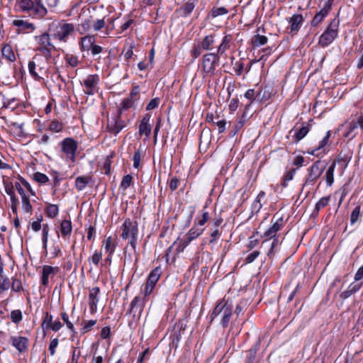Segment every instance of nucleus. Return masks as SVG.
Returning a JSON list of instances; mask_svg holds the SVG:
<instances>
[{
	"label": "nucleus",
	"instance_id": "f257e3e1",
	"mask_svg": "<svg viewBox=\"0 0 363 363\" xmlns=\"http://www.w3.org/2000/svg\"><path fill=\"white\" fill-rule=\"evenodd\" d=\"M48 30L54 39L67 43L69 36L74 31V25L65 20L54 21L49 24Z\"/></svg>",
	"mask_w": 363,
	"mask_h": 363
},
{
	"label": "nucleus",
	"instance_id": "f03ea898",
	"mask_svg": "<svg viewBox=\"0 0 363 363\" xmlns=\"http://www.w3.org/2000/svg\"><path fill=\"white\" fill-rule=\"evenodd\" d=\"M233 314V306L228 303V301L223 298L218 301L215 308H213L210 318L213 321L218 315H221L220 322L223 328H227L229 325Z\"/></svg>",
	"mask_w": 363,
	"mask_h": 363
},
{
	"label": "nucleus",
	"instance_id": "7ed1b4c3",
	"mask_svg": "<svg viewBox=\"0 0 363 363\" xmlns=\"http://www.w3.org/2000/svg\"><path fill=\"white\" fill-rule=\"evenodd\" d=\"M51 60H46L40 55H34L32 61L28 63V71L30 74L35 79H43V75H47L49 71V64Z\"/></svg>",
	"mask_w": 363,
	"mask_h": 363
},
{
	"label": "nucleus",
	"instance_id": "20e7f679",
	"mask_svg": "<svg viewBox=\"0 0 363 363\" xmlns=\"http://www.w3.org/2000/svg\"><path fill=\"white\" fill-rule=\"evenodd\" d=\"M121 237L123 240H129L128 243L135 251L138 238V224L137 221L126 218L121 227Z\"/></svg>",
	"mask_w": 363,
	"mask_h": 363
},
{
	"label": "nucleus",
	"instance_id": "39448f33",
	"mask_svg": "<svg viewBox=\"0 0 363 363\" xmlns=\"http://www.w3.org/2000/svg\"><path fill=\"white\" fill-rule=\"evenodd\" d=\"M80 50L82 52H86L92 57H96L102 52L104 48L96 44V37L94 35H86L82 37L79 42Z\"/></svg>",
	"mask_w": 363,
	"mask_h": 363
},
{
	"label": "nucleus",
	"instance_id": "423d86ee",
	"mask_svg": "<svg viewBox=\"0 0 363 363\" xmlns=\"http://www.w3.org/2000/svg\"><path fill=\"white\" fill-rule=\"evenodd\" d=\"M339 25L340 21L337 18H334L330 21L326 30L319 38L318 43L321 47L328 46L337 37Z\"/></svg>",
	"mask_w": 363,
	"mask_h": 363
},
{
	"label": "nucleus",
	"instance_id": "0eeeda50",
	"mask_svg": "<svg viewBox=\"0 0 363 363\" xmlns=\"http://www.w3.org/2000/svg\"><path fill=\"white\" fill-rule=\"evenodd\" d=\"M220 57L214 52H210L203 56L202 71L203 77H211L216 74V66L218 64Z\"/></svg>",
	"mask_w": 363,
	"mask_h": 363
},
{
	"label": "nucleus",
	"instance_id": "6e6552de",
	"mask_svg": "<svg viewBox=\"0 0 363 363\" xmlns=\"http://www.w3.org/2000/svg\"><path fill=\"white\" fill-rule=\"evenodd\" d=\"M325 166L322 161H315L311 167L307 169V177L305 179L303 186H313L323 174Z\"/></svg>",
	"mask_w": 363,
	"mask_h": 363
},
{
	"label": "nucleus",
	"instance_id": "1a4fd4ad",
	"mask_svg": "<svg viewBox=\"0 0 363 363\" xmlns=\"http://www.w3.org/2000/svg\"><path fill=\"white\" fill-rule=\"evenodd\" d=\"M61 152L66 158L74 162L76 158V152L78 147L77 142L72 138H66L60 143Z\"/></svg>",
	"mask_w": 363,
	"mask_h": 363
},
{
	"label": "nucleus",
	"instance_id": "9d476101",
	"mask_svg": "<svg viewBox=\"0 0 363 363\" xmlns=\"http://www.w3.org/2000/svg\"><path fill=\"white\" fill-rule=\"evenodd\" d=\"M121 115V110H118L116 116L108 119L106 130L114 135H118L126 126V123L122 119Z\"/></svg>",
	"mask_w": 363,
	"mask_h": 363
},
{
	"label": "nucleus",
	"instance_id": "9b49d317",
	"mask_svg": "<svg viewBox=\"0 0 363 363\" xmlns=\"http://www.w3.org/2000/svg\"><path fill=\"white\" fill-rule=\"evenodd\" d=\"M99 77L98 74H89L84 80L83 85L85 87L84 93L86 95H94L95 89L99 84Z\"/></svg>",
	"mask_w": 363,
	"mask_h": 363
},
{
	"label": "nucleus",
	"instance_id": "f8f14e48",
	"mask_svg": "<svg viewBox=\"0 0 363 363\" xmlns=\"http://www.w3.org/2000/svg\"><path fill=\"white\" fill-rule=\"evenodd\" d=\"M27 13L32 16L42 18H44L47 13L48 10L43 4V0H34L33 5Z\"/></svg>",
	"mask_w": 363,
	"mask_h": 363
},
{
	"label": "nucleus",
	"instance_id": "ddd939ff",
	"mask_svg": "<svg viewBox=\"0 0 363 363\" xmlns=\"http://www.w3.org/2000/svg\"><path fill=\"white\" fill-rule=\"evenodd\" d=\"M205 228H201L194 224V225L187 232L185 238L182 240L184 247H187L191 241L198 238L203 233Z\"/></svg>",
	"mask_w": 363,
	"mask_h": 363
},
{
	"label": "nucleus",
	"instance_id": "4468645a",
	"mask_svg": "<svg viewBox=\"0 0 363 363\" xmlns=\"http://www.w3.org/2000/svg\"><path fill=\"white\" fill-rule=\"evenodd\" d=\"M260 31H262L263 33L265 32V29H264V26L259 27L256 30L255 34L251 38L250 43H251L252 47L254 49L257 48L260 46H262V45L267 44V43L268 41L267 37L264 35H261Z\"/></svg>",
	"mask_w": 363,
	"mask_h": 363
},
{
	"label": "nucleus",
	"instance_id": "2eb2a0df",
	"mask_svg": "<svg viewBox=\"0 0 363 363\" xmlns=\"http://www.w3.org/2000/svg\"><path fill=\"white\" fill-rule=\"evenodd\" d=\"M50 35V33L48 31L35 36V41L36 43L35 48H55V45L51 42Z\"/></svg>",
	"mask_w": 363,
	"mask_h": 363
},
{
	"label": "nucleus",
	"instance_id": "dca6fc26",
	"mask_svg": "<svg viewBox=\"0 0 363 363\" xmlns=\"http://www.w3.org/2000/svg\"><path fill=\"white\" fill-rule=\"evenodd\" d=\"M11 345L20 352L23 353L28 349V339L23 336H11Z\"/></svg>",
	"mask_w": 363,
	"mask_h": 363
},
{
	"label": "nucleus",
	"instance_id": "f3484780",
	"mask_svg": "<svg viewBox=\"0 0 363 363\" xmlns=\"http://www.w3.org/2000/svg\"><path fill=\"white\" fill-rule=\"evenodd\" d=\"M59 272L58 267H52L49 265H44L41 272V283L43 286H47L49 284V277L52 275L54 277Z\"/></svg>",
	"mask_w": 363,
	"mask_h": 363
},
{
	"label": "nucleus",
	"instance_id": "a211bd4d",
	"mask_svg": "<svg viewBox=\"0 0 363 363\" xmlns=\"http://www.w3.org/2000/svg\"><path fill=\"white\" fill-rule=\"evenodd\" d=\"M100 292L99 287H94L89 290V305L91 313H94L97 310V304L99 301V294Z\"/></svg>",
	"mask_w": 363,
	"mask_h": 363
},
{
	"label": "nucleus",
	"instance_id": "6ab92c4d",
	"mask_svg": "<svg viewBox=\"0 0 363 363\" xmlns=\"http://www.w3.org/2000/svg\"><path fill=\"white\" fill-rule=\"evenodd\" d=\"M151 118V116L149 113H146L139 125V134L145 135L147 138H148L151 133L152 126L150 123V121Z\"/></svg>",
	"mask_w": 363,
	"mask_h": 363
},
{
	"label": "nucleus",
	"instance_id": "aec40b11",
	"mask_svg": "<svg viewBox=\"0 0 363 363\" xmlns=\"http://www.w3.org/2000/svg\"><path fill=\"white\" fill-rule=\"evenodd\" d=\"M311 130V127L308 124L303 125L298 129H291L290 133H294L292 137L294 142L298 143L303 138H304Z\"/></svg>",
	"mask_w": 363,
	"mask_h": 363
},
{
	"label": "nucleus",
	"instance_id": "412c9836",
	"mask_svg": "<svg viewBox=\"0 0 363 363\" xmlns=\"http://www.w3.org/2000/svg\"><path fill=\"white\" fill-rule=\"evenodd\" d=\"M284 224V220L282 217L278 218L275 222L273 223L272 225L264 233L263 237L274 238L276 237V233L281 229Z\"/></svg>",
	"mask_w": 363,
	"mask_h": 363
},
{
	"label": "nucleus",
	"instance_id": "4be33fe9",
	"mask_svg": "<svg viewBox=\"0 0 363 363\" xmlns=\"http://www.w3.org/2000/svg\"><path fill=\"white\" fill-rule=\"evenodd\" d=\"M232 40V36L230 35H225L220 44L218 47L217 52H214L220 57L225 53V52L230 48V43Z\"/></svg>",
	"mask_w": 363,
	"mask_h": 363
},
{
	"label": "nucleus",
	"instance_id": "5701e85b",
	"mask_svg": "<svg viewBox=\"0 0 363 363\" xmlns=\"http://www.w3.org/2000/svg\"><path fill=\"white\" fill-rule=\"evenodd\" d=\"M303 18L301 14L295 13L289 20L291 32L298 31L303 23Z\"/></svg>",
	"mask_w": 363,
	"mask_h": 363
},
{
	"label": "nucleus",
	"instance_id": "b1692460",
	"mask_svg": "<svg viewBox=\"0 0 363 363\" xmlns=\"http://www.w3.org/2000/svg\"><path fill=\"white\" fill-rule=\"evenodd\" d=\"M330 11L324 9H321L320 11L315 13L312 20L311 21V26L313 27L318 26L323 19L329 14Z\"/></svg>",
	"mask_w": 363,
	"mask_h": 363
},
{
	"label": "nucleus",
	"instance_id": "393cba45",
	"mask_svg": "<svg viewBox=\"0 0 363 363\" xmlns=\"http://www.w3.org/2000/svg\"><path fill=\"white\" fill-rule=\"evenodd\" d=\"M336 167V160H334L326 169L325 179L328 186H331L334 182V172Z\"/></svg>",
	"mask_w": 363,
	"mask_h": 363
},
{
	"label": "nucleus",
	"instance_id": "a878e982",
	"mask_svg": "<svg viewBox=\"0 0 363 363\" xmlns=\"http://www.w3.org/2000/svg\"><path fill=\"white\" fill-rule=\"evenodd\" d=\"M144 307V303L140 296H135L130 302V308L128 310L126 315H130L134 310L139 309L140 312Z\"/></svg>",
	"mask_w": 363,
	"mask_h": 363
},
{
	"label": "nucleus",
	"instance_id": "bb28decb",
	"mask_svg": "<svg viewBox=\"0 0 363 363\" xmlns=\"http://www.w3.org/2000/svg\"><path fill=\"white\" fill-rule=\"evenodd\" d=\"M195 8V1L189 0L182 7L179 9L181 16L187 17Z\"/></svg>",
	"mask_w": 363,
	"mask_h": 363
},
{
	"label": "nucleus",
	"instance_id": "cd10ccee",
	"mask_svg": "<svg viewBox=\"0 0 363 363\" xmlns=\"http://www.w3.org/2000/svg\"><path fill=\"white\" fill-rule=\"evenodd\" d=\"M160 276H161V268L160 267H157L150 272V273L147 277V280L146 283L155 286Z\"/></svg>",
	"mask_w": 363,
	"mask_h": 363
},
{
	"label": "nucleus",
	"instance_id": "c85d7f7f",
	"mask_svg": "<svg viewBox=\"0 0 363 363\" xmlns=\"http://www.w3.org/2000/svg\"><path fill=\"white\" fill-rule=\"evenodd\" d=\"M215 35H208L204 37L203 40L199 43L203 48L204 50H211L215 44Z\"/></svg>",
	"mask_w": 363,
	"mask_h": 363
},
{
	"label": "nucleus",
	"instance_id": "c756f323",
	"mask_svg": "<svg viewBox=\"0 0 363 363\" xmlns=\"http://www.w3.org/2000/svg\"><path fill=\"white\" fill-rule=\"evenodd\" d=\"M72 225L70 220H63L60 223V233L63 238L71 235Z\"/></svg>",
	"mask_w": 363,
	"mask_h": 363
},
{
	"label": "nucleus",
	"instance_id": "7c9ffc66",
	"mask_svg": "<svg viewBox=\"0 0 363 363\" xmlns=\"http://www.w3.org/2000/svg\"><path fill=\"white\" fill-rule=\"evenodd\" d=\"M278 245V239L275 237L274 238L266 239L262 243V247H269L267 255V256H271L274 254V249Z\"/></svg>",
	"mask_w": 363,
	"mask_h": 363
},
{
	"label": "nucleus",
	"instance_id": "2f4dec72",
	"mask_svg": "<svg viewBox=\"0 0 363 363\" xmlns=\"http://www.w3.org/2000/svg\"><path fill=\"white\" fill-rule=\"evenodd\" d=\"M361 288V284H350L347 290L342 292L340 294V297L342 299H347L350 296H351L352 294L357 292Z\"/></svg>",
	"mask_w": 363,
	"mask_h": 363
},
{
	"label": "nucleus",
	"instance_id": "473e14b6",
	"mask_svg": "<svg viewBox=\"0 0 363 363\" xmlns=\"http://www.w3.org/2000/svg\"><path fill=\"white\" fill-rule=\"evenodd\" d=\"M90 177L80 176L77 177L75 179V186L79 191L84 190L86 185L91 182Z\"/></svg>",
	"mask_w": 363,
	"mask_h": 363
},
{
	"label": "nucleus",
	"instance_id": "72a5a7b5",
	"mask_svg": "<svg viewBox=\"0 0 363 363\" xmlns=\"http://www.w3.org/2000/svg\"><path fill=\"white\" fill-rule=\"evenodd\" d=\"M4 270H0V295L7 291L11 286L10 279L4 276Z\"/></svg>",
	"mask_w": 363,
	"mask_h": 363
},
{
	"label": "nucleus",
	"instance_id": "f704fd0d",
	"mask_svg": "<svg viewBox=\"0 0 363 363\" xmlns=\"http://www.w3.org/2000/svg\"><path fill=\"white\" fill-rule=\"evenodd\" d=\"M55 48H35V50L36 52L35 55H40V57H43V58H45L46 60H52V50H55Z\"/></svg>",
	"mask_w": 363,
	"mask_h": 363
},
{
	"label": "nucleus",
	"instance_id": "c9c22d12",
	"mask_svg": "<svg viewBox=\"0 0 363 363\" xmlns=\"http://www.w3.org/2000/svg\"><path fill=\"white\" fill-rule=\"evenodd\" d=\"M2 55L9 61L14 62L16 60L14 52L11 47L9 45H5L1 50Z\"/></svg>",
	"mask_w": 363,
	"mask_h": 363
},
{
	"label": "nucleus",
	"instance_id": "e433bc0d",
	"mask_svg": "<svg viewBox=\"0 0 363 363\" xmlns=\"http://www.w3.org/2000/svg\"><path fill=\"white\" fill-rule=\"evenodd\" d=\"M331 135L330 130L327 131L325 135L323 137V138L319 142L318 145V150H320V153L325 154V147L329 145V138Z\"/></svg>",
	"mask_w": 363,
	"mask_h": 363
},
{
	"label": "nucleus",
	"instance_id": "4c0bfd02",
	"mask_svg": "<svg viewBox=\"0 0 363 363\" xmlns=\"http://www.w3.org/2000/svg\"><path fill=\"white\" fill-rule=\"evenodd\" d=\"M13 25L21 28L22 30H34L35 26L33 23H28L23 20H14L13 22Z\"/></svg>",
	"mask_w": 363,
	"mask_h": 363
},
{
	"label": "nucleus",
	"instance_id": "58836bf2",
	"mask_svg": "<svg viewBox=\"0 0 363 363\" xmlns=\"http://www.w3.org/2000/svg\"><path fill=\"white\" fill-rule=\"evenodd\" d=\"M45 213L48 217L50 218H55L59 213L58 206L55 204H49L46 208Z\"/></svg>",
	"mask_w": 363,
	"mask_h": 363
},
{
	"label": "nucleus",
	"instance_id": "ea45409f",
	"mask_svg": "<svg viewBox=\"0 0 363 363\" xmlns=\"http://www.w3.org/2000/svg\"><path fill=\"white\" fill-rule=\"evenodd\" d=\"M297 169H291L289 171H286L283 176V184L282 186L284 187H286L288 186V182L291 181L294 179V177L296 172Z\"/></svg>",
	"mask_w": 363,
	"mask_h": 363
},
{
	"label": "nucleus",
	"instance_id": "a19ab883",
	"mask_svg": "<svg viewBox=\"0 0 363 363\" xmlns=\"http://www.w3.org/2000/svg\"><path fill=\"white\" fill-rule=\"evenodd\" d=\"M227 13H228V10L223 6H213L211 11V15L213 18H216L218 16L225 15Z\"/></svg>",
	"mask_w": 363,
	"mask_h": 363
},
{
	"label": "nucleus",
	"instance_id": "79ce46f5",
	"mask_svg": "<svg viewBox=\"0 0 363 363\" xmlns=\"http://www.w3.org/2000/svg\"><path fill=\"white\" fill-rule=\"evenodd\" d=\"M48 128L52 132L60 133L62 130L63 124L57 120H53L49 123Z\"/></svg>",
	"mask_w": 363,
	"mask_h": 363
},
{
	"label": "nucleus",
	"instance_id": "37998d69",
	"mask_svg": "<svg viewBox=\"0 0 363 363\" xmlns=\"http://www.w3.org/2000/svg\"><path fill=\"white\" fill-rule=\"evenodd\" d=\"M67 63L72 67H76L79 65V60L77 56L72 54H67L65 57Z\"/></svg>",
	"mask_w": 363,
	"mask_h": 363
},
{
	"label": "nucleus",
	"instance_id": "c03bdc74",
	"mask_svg": "<svg viewBox=\"0 0 363 363\" xmlns=\"http://www.w3.org/2000/svg\"><path fill=\"white\" fill-rule=\"evenodd\" d=\"M357 128V126L355 125V123L353 121L348 123L347 131L345 133V136L347 138H353L357 135V133H355V130Z\"/></svg>",
	"mask_w": 363,
	"mask_h": 363
},
{
	"label": "nucleus",
	"instance_id": "a18cd8bd",
	"mask_svg": "<svg viewBox=\"0 0 363 363\" xmlns=\"http://www.w3.org/2000/svg\"><path fill=\"white\" fill-rule=\"evenodd\" d=\"M11 282V291L13 292H20L23 290V286L20 279L12 277Z\"/></svg>",
	"mask_w": 363,
	"mask_h": 363
},
{
	"label": "nucleus",
	"instance_id": "49530a36",
	"mask_svg": "<svg viewBox=\"0 0 363 363\" xmlns=\"http://www.w3.org/2000/svg\"><path fill=\"white\" fill-rule=\"evenodd\" d=\"M34 0H20L18 4L19 8L24 12H26L30 9L33 5Z\"/></svg>",
	"mask_w": 363,
	"mask_h": 363
},
{
	"label": "nucleus",
	"instance_id": "de8ad7c7",
	"mask_svg": "<svg viewBox=\"0 0 363 363\" xmlns=\"http://www.w3.org/2000/svg\"><path fill=\"white\" fill-rule=\"evenodd\" d=\"M361 207L360 206H357L354 210L352 211L350 215V224L354 225L359 219L360 216Z\"/></svg>",
	"mask_w": 363,
	"mask_h": 363
},
{
	"label": "nucleus",
	"instance_id": "09e8293b",
	"mask_svg": "<svg viewBox=\"0 0 363 363\" xmlns=\"http://www.w3.org/2000/svg\"><path fill=\"white\" fill-rule=\"evenodd\" d=\"M209 219V213L208 212L203 210L201 218H199V217L196 218L197 221H195V225L197 226H203Z\"/></svg>",
	"mask_w": 363,
	"mask_h": 363
},
{
	"label": "nucleus",
	"instance_id": "8fccbe9b",
	"mask_svg": "<svg viewBox=\"0 0 363 363\" xmlns=\"http://www.w3.org/2000/svg\"><path fill=\"white\" fill-rule=\"evenodd\" d=\"M132 181L133 177L130 174L124 176L120 184L121 189H123V190L127 189L128 187H130Z\"/></svg>",
	"mask_w": 363,
	"mask_h": 363
},
{
	"label": "nucleus",
	"instance_id": "3c124183",
	"mask_svg": "<svg viewBox=\"0 0 363 363\" xmlns=\"http://www.w3.org/2000/svg\"><path fill=\"white\" fill-rule=\"evenodd\" d=\"M330 197L328 196H324V197H322L315 204V209L317 211H319L321 208H324L325 206H326L329 201H330Z\"/></svg>",
	"mask_w": 363,
	"mask_h": 363
},
{
	"label": "nucleus",
	"instance_id": "603ef678",
	"mask_svg": "<svg viewBox=\"0 0 363 363\" xmlns=\"http://www.w3.org/2000/svg\"><path fill=\"white\" fill-rule=\"evenodd\" d=\"M11 319L13 323H18L23 319L22 313L20 310H14L11 313Z\"/></svg>",
	"mask_w": 363,
	"mask_h": 363
},
{
	"label": "nucleus",
	"instance_id": "864d4df0",
	"mask_svg": "<svg viewBox=\"0 0 363 363\" xmlns=\"http://www.w3.org/2000/svg\"><path fill=\"white\" fill-rule=\"evenodd\" d=\"M33 179L35 181L40 184H45L48 182V177L43 173L41 172H35L33 174Z\"/></svg>",
	"mask_w": 363,
	"mask_h": 363
},
{
	"label": "nucleus",
	"instance_id": "5fc2aeb1",
	"mask_svg": "<svg viewBox=\"0 0 363 363\" xmlns=\"http://www.w3.org/2000/svg\"><path fill=\"white\" fill-rule=\"evenodd\" d=\"M96 323V320H89L83 321L82 331L84 333L91 330L93 326Z\"/></svg>",
	"mask_w": 363,
	"mask_h": 363
},
{
	"label": "nucleus",
	"instance_id": "6e6d98bb",
	"mask_svg": "<svg viewBox=\"0 0 363 363\" xmlns=\"http://www.w3.org/2000/svg\"><path fill=\"white\" fill-rule=\"evenodd\" d=\"M53 317L51 314L46 313L45 316L43 318L42 328L43 329H49L50 325L52 323Z\"/></svg>",
	"mask_w": 363,
	"mask_h": 363
},
{
	"label": "nucleus",
	"instance_id": "4d7b16f0",
	"mask_svg": "<svg viewBox=\"0 0 363 363\" xmlns=\"http://www.w3.org/2000/svg\"><path fill=\"white\" fill-rule=\"evenodd\" d=\"M22 199V208L24 210V211L27 213H30L32 211V205L30 204L29 198L26 196L23 198Z\"/></svg>",
	"mask_w": 363,
	"mask_h": 363
},
{
	"label": "nucleus",
	"instance_id": "13d9d810",
	"mask_svg": "<svg viewBox=\"0 0 363 363\" xmlns=\"http://www.w3.org/2000/svg\"><path fill=\"white\" fill-rule=\"evenodd\" d=\"M245 118L246 115L245 113H244L242 117L240 118V120L237 121L236 123L235 124L234 133L233 135H235L238 132V130L243 126L246 121Z\"/></svg>",
	"mask_w": 363,
	"mask_h": 363
},
{
	"label": "nucleus",
	"instance_id": "bf43d9fd",
	"mask_svg": "<svg viewBox=\"0 0 363 363\" xmlns=\"http://www.w3.org/2000/svg\"><path fill=\"white\" fill-rule=\"evenodd\" d=\"M210 235L211 239L209 240V243L211 244L216 242L220 236L219 229L218 228H213Z\"/></svg>",
	"mask_w": 363,
	"mask_h": 363
},
{
	"label": "nucleus",
	"instance_id": "052dcab7",
	"mask_svg": "<svg viewBox=\"0 0 363 363\" xmlns=\"http://www.w3.org/2000/svg\"><path fill=\"white\" fill-rule=\"evenodd\" d=\"M61 317L64 323L66 324L67 327L72 331L74 332V325L69 321V315L67 313L64 312L61 313Z\"/></svg>",
	"mask_w": 363,
	"mask_h": 363
},
{
	"label": "nucleus",
	"instance_id": "680f3d73",
	"mask_svg": "<svg viewBox=\"0 0 363 363\" xmlns=\"http://www.w3.org/2000/svg\"><path fill=\"white\" fill-rule=\"evenodd\" d=\"M133 105V100L131 98H126L123 100L121 104V108L119 110H127Z\"/></svg>",
	"mask_w": 363,
	"mask_h": 363
},
{
	"label": "nucleus",
	"instance_id": "e2e57ef3",
	"mask_svg": "<svg viewBox=\"0 0 363 363\" xmlns=\"http://www.w3.org/2000/svg\"><path fill=\"white\" fill-rule=\"evenodd\" d=\"M106 25L104 19H97L96 21L94 22L92 26L94 31H99L103 28H104Z\"/></svg>",
	"mask_w": 363,
	"mask_h": 363
},
{
	"label": "nucleus",
	"instance_id": "0e129e2a",
	"mask_svg": "<svg viewBox=\"0 0 363 363\" xmlns=\"http://www.w3.org/2000/svg\"><path fill=\"white\" fill-rule=\"evenodd\" d=\"M260 252L257 250H255L249 254L245 258V263L250 264L253 262L257 257L259 255Z\"/></svg>",
	"mask_w": 363,
	"mask_h": 363
},
{
	"label": "nucleus",
	"instance_id": "69168bd1",
	"mask_svg": "<svg viewBox=\"0 0 363 363\" xmlns=\"http://www.w3.org/2000/svg\"><path fill=\"white\" fill-rule=\"evenodd\" d=\"M141 160V153L140 150H138L135 152L133 160V167L138 169L140 167V162Z\"/></svg>",
	"mask_w": 363,
	"mask_h": 363
},
{
	"label": "nucleus",
	"instance_id": "338daca9",
	"mask_svg": "<svg viewBox=\"0 0 363 363\" xmlns=\"http://www.w3.org/2000/svg\"><path fill=\"white\" fill-rule=\"evenodd\" d=\"M255 234H258V232L257 231L253 233V235L249 238V242L247 245V247L250 249L254 248L259 243L258 239L255 238Z\"/></svg>",
	"mask_w": 363,
	"mask_h": 363
},
{
	"label": "nucleus",
	"instance_id": "774afa93",
	"mask_svg": "<svg viewBox=\"0 0 363 363\" xmlns=\"http://www.w3.org/2000/svg\"><path fill=\"white\" fill-rule=\"evenodd\" d=\"M256 355L255 350L250 349L247 351L246 363H253Z\"/></svg>",
	"mask_w": 363,
	"mask_h": 363
}]
</instances>
